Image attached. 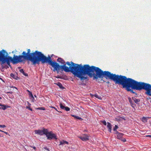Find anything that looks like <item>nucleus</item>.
<instances>
[{
  "mask_svg": "<svg viewBox=\"0 0 151 151\" xmlns=\"http://www.w3.org/2000/svg\"><path fill=\"white\" fill-rule=\"evenodd\" d=\"M109 83V81H107L106 82V83Z\"/></svg>",
  "mask_w": 151,
  "mask_h": 151,
  "instance_id": "41",
  "label": "nucleus"
},
{
  "mask_svg": "<svg viewBox=\"0 0 151 151\" xmlns=\"http://www.w3.org/2000/svg\"><path fill=\"white\" fill-rule=\"evenodd\" d=\"M111 124L109 122H107V127L108 128V130L110 132H111Z\"/></svg>",
  "mask_w": 151,
  "mask_h": 151,
  "instance_id": "11",
  "label": "nucleus"
},
{
  "mask_svg": "<svg viewBox=\"0 0 151 151\" xmlns=\"http://www.w3.org/2000/svg\"><path fill=\"white\" fill-rule=\"evenodd\" d=\"M131 104V106L133 108H134V107L135 106V104H134L132 103V104Z\"/></svg>",
  "mask_w": 151,
  "mask_h": 151,
  "instance_id": "29",
  "label": "nucleus"
},
{
  "mask_svg": "<svg viewBox=\"0 0 151 151\" xmlns=\"http://www.w3.org/2000/svg\"><path fill=\"white\" fill-rule=\"evenodd\" d=\"M30 147H31L33 148L34 150H36V147H32V146H30Z\"/></svg>",
  "mask_w": 151,
  "mask_h": 151,
  "instance_id": "36",
  "label": "nucleus"
},
{
  "mask_svg": "<svg viewBox=\"0 0 151 151\" xmlns=\"http://www.w3.org/2000/svg\"><path fill=\"white\" fill-rule=\"evenodd\" d=\"M42 132H43V134L46 135V136H47V134H48V130L47 129H42Z\"/></svg>",
  "mask_w": 151,
  "mask_h": 151,
  "instance_id": "17",
  "label": "nucleus"
},
{
  "mask_svg": "<svg viewBox=\"0 0 151 151\" xmlns=\"http://www.w3.org/2000/svg\"><path fill=\"white\" fill-rule=\"evenodd\" d=\"M146 136L147 137H151V135H146Z\"/></svg>",
  "mask_w": 151,
  "mask_h": 151,
  "instance_id": "39",
  "label": "nucleus"
},
{
  "mask_svg": "<svg viewBox=\"0 0 151 151\" xmlns=\"http://www.w3.org/2000/svg\"><path fill=\"white\" fill-rule=\"evenodd\" d=\"M4 105V104H1L0 103V106H2Z\"/></svg>",
  "mask_w": 151,
  "mask_h": 151,
  "instance_id": "40",
  "label": "nucleus"
},
{
  "mask_svg": "<svg viewBox=\"0 0 151 151\" xmlns=\"http://www.w3.org/2000/svg\"><path fill=\"white\" fill-rule=\"evenodd\" d=\"M10 87L11 88H15L16 89H17V87H15L12 86H11Z\"/></svg>",
  "mask_w": 151,
  "mask_h": 151,
  "instance_id": "37",
  "label": "nucleus"
},
{
  "mask_svg": "<svg viewBox=\"0 0 151 151\" xmlns=\"http://www.w3.org/2000/svg\"><path fill=\"white\" fill-rule=\"evenodd\" d=\"M128 99L129 102L130 103V104H132V99H131V98L130 97H129L128 98Z\"/></svg>",
  "mask_w": 151,
  "mask_h": 151,
  "instance_id": "26",
  "label": "nucleus"
},
{
  "mask_svg": "<svg viewBox=\"0 0 151 151\" xmlns=\"http://www.w3.org/2000/svg\"><path fill=\"white\" fill-rule=\"evenodd\" d=\"M27 108L29 109L31 111H32V109L30 107H27Z\"/></svg>",
  "mask_w": 151,
  "mask_h": 151,
  "instance_id": "32",
  "label": "nucleus"
},
{
  "mask_svg": "<svg viewBox=\"0 0 151 151\" xmlns=\"http://www.w3.org/2000/svg\"><path fill=\"white\" fill-rule=\"evenodd\" d=\"M60 107L61 109H64L65 106H63L61 103H60Z\"/></svg>",
  "mask_w": 151,
  "mask_h": 151,
  "instance_id": "22",
  "label": "nucleus"
},
{
  "mask_svg": "<svg viewBox=\"0 0 151 151\" xmlns=\"http://www.w3.org/2000/svg\"><path fill=\"white\" fill-rule=\"evenodd\" d=\"M19 71L25 76H28V74L24 72L23 69H22L19 70Z\"/></svg>",
  "mask_w": 151,
  "mask_h": 151,
  "instance_id": "14",
  "label": "nucleus"
},
{
  "mask_svg": "<svg viewBox=\"0 0 151 151\" xmlns=\"http://www.w3.org/2000/svg\"><path fill=\"white\" fill-rule=\"evenodd\" d=\"M102 122L103 123L104 125H106V122L104 120L102 121Z\"/></svg>",
  "mask_w": 151,
  "mask_h": 151,
  "instance_id": "28",
  "label": "nucleus"
},
{
  "mask_svg": "<svg viewBox=\"0 0 151 151\" xmlns=\"http://www.w3.org/2000/svg\"><path fill=\"white\" fill-rule=\"evenodd\" d=\"M29 92V96L31 98H33L34 99V97L33 96V95L32 93V92H29V91H28Z\"/></svg>",
  "mask_w": 151,
  "mask_h": 151,
  "instance_id": "20",
  "label": "nucleus"
},
{
  "mask_svg": "<svg viewBox=\"0 0 151 151\" xmlns=\"http://www.w3.org/2000/svg\"><path fill=\"white\" fill-rule=\"evenodd\" d=\"M57 61L59 63L61 64H63V65H60L58 64V63H56V62L52 61L51 60V61L52 62L56 63L57 64V65H55V67H53L52 66V67L54 68L53 70L54 71H55V70L57 71V73H58V71L60 69H62L65 72H71V71H66L65 70V69H67V68L68 69L69 68V69H70V66L71 65H72V63H73V62L71 61L70 62H69L68 61L66 62V64H65V62L64 60L62 58H58L57 59Z\"/></svg>",
  "mask_w": 151,
  "mask_h": 151,
  "instance_id": "4",
  "label": "nucleus"
},
{
  "mask_svg": "<svg viewBox=\"0 0 151 151\" xmlns=\"http://www.w3.org/2000/svg\"><path fill=\"white\" fill-rule=\"evenodd\" d=\"M47 137L48 139H51L53 138L55 139H57V138L56 137V135L55 134L52 133L51 132H49L48 134L47 135Z\"/></svg>",
  "mask_w": 151,
  "mask_h": 151,
  "instance_id": "7",
  "label": "nucleus"
},
{
  "mask_svg": "<svg viewBox=\"0 0 151 151\" xmlns=\"http://www.w3.org/2000/svg\"><path fill=\"white\" fill-rule=\"evenodd\" d=\"M116 84L122 85L124 88L128 91H130L133 93H135L132 89L140 91L139 88L138 82L130 78H127L126 76L120 75V76Z\"/></svg>",
  "mask_w": 151,
  "mask_h": 151,
  "instance_id": "3",
  "label": "nucleus"
},
{
  "mask_svg": "<svg viewBox=\"0 0 151 151\" xmlns=\"http://www.w3.org/2000/svg\"><path fill=\"white\" fill-rule=\"evenodd\" d=\"M12 75H13V74L12 73L11 74V76H12Z\"/></svg>",
  "mask_w": 151,
  "mask_h": 151,
  "instance_id": "42",
  "label": "nucleus"
},
{
  "mask_svg": "<svg viewBox=\"0 0 151 151\" xmlns=\"http://www.w3.org/2000/svg\"><path fill=\"white\" fill-rule=\"evenodd\" d=\"M36 109L43 110H45V108L44 107H39L38 108H36Z\"/></svg>",
  "mask_w": 151,
  "mask_h": 151,
  "instance_id": "19",
  "label": "nucleus"
},
{
  "mask_svg": "<svg viewBox=\"0 0 151 151\" xmlns=\"http://www.w3.org/2000/svg\"><path fill=\"white\" fill-rule=\"evenodd\" d=\"M1 98L0 97V99H1Z\"/></svg>",
  "mask_w": 151,
  "mask_h": 151,
  "instance_id": "43",
  "label": "nucleus"
},
{
  "mask_svg": "<svg viewBox=\"0 0 151 151\" xmlns=\"http://www.w3.org/2000/svg\"><path fill=\"white\" fill-rule=\"evenodd\" d=\"M35 96L36 97V96L35 95Z\"/></svg>",
  "mask_w": 151,
  "mask_h": 151,
  "instance_id": "44",
  "label": "nucleus"
},
{
  "mask_svg": "<svg viewBox=\"0 0 151 151\" xmlns=\"http://www.w3.org/2000/svg\"><path fill=\"white\" fill-rule=\"evenodd\" d=\"M1 107H0V109H1Z\"/></svg>",
  "mask_w": 151,
  "mask_h": 151,
  "instance_id": "46",
  "label": "nucleus"
},
{
  "mask_svg": "<svg viewBox=\"0 0 151 151\" xmlns=\"http://www.w3.org/2000/svg\"><path fill=\"white\" fill-rule=\"evenodd\" d=\"M121 140H122V141L124 142H126V139L124 138L122 139H121Z\"/></svg>",
  "mask_w": 151,
  "mask_h": 151,
  "instance_id": "33",
  "label": "nucleus"
},
{
  "mask_svg": "<svg viewBox=\"0 0 151 151\" xmlns=\"http://www.w3.org/2000/svg\"><path fill=\"white\" fill-rule=\"evenodd\" d=\"M0 132H4V133L5 134H8V133L7 132H4V131L1 130L0 129Z\"/></svg>",
  "mask_w": 151,
  "mask_h": 151,
  "instance_id": "30",
  "label": "nucleus"
},
{
  "mask_svg": "<svg viewBox=\"0 0 151 151\" xmlns=\"http://www.w3.org/2000/svg\"><path fill=\"white\" fill-rule=\"evenodd\" d=\"M12 91H9V92H6V93H11V94H12Z\"/></svg>",
  "mask_w": 151,
  "mask_h": 151,
  "instance_id": "34",
  "label": "nucleus"
},
{
  "mask_svg": "<svg viewBox=\"0 0 151 151\" xmlns=\"http://www.w3.org/2000/svg\"><path fill=\"white\" fill-rule=\"evenodd\" d=\"M93 96L98 98V99H101V97L100 96H99L98 95H97L96 94H94L93 95Z\"/></svg>",
  "mask_w": 151,
  "mask_h": 151,
  "instance_id": "18",
  "label": "nucleus"
},
{
  "mask_svg": "<svg viewBox=\"0 0 151 151\" xmlns=\"http://www.w3.org/2000/svg\"><path fill=\"white\" fill-rule=\"evenodd\" d=\"M1 137V136H0V137Z\"/></svg>",
  "mask_w": 151,
  "mask_h": 151,
  "instance_id": "47",
  "label": "nucleus"
},
{
  "mask_svg": "<svg viewBox=\"0 0 151 151\" xmlns=\"http://www.w3.org/2000/svg\"><path fill=\"white\" fill-rule=\"evenodd\" d=\"M139 88L140 90L144 89L146 91L145 94L151 96V85L149 83L144 82H138Z\"/></svg>",
  "mask_w": 151,
  "mask_h": 151,
  "instance_id": "5",
  "label": "nucleus"
},
{
  "mask_svg": "<svg viewBox=\"0 0 151 151\" xmlns=\"http://www.w3.org/2000/svg\"><path fill=\"white\" fill-rule=\"evenodd\" d=\"M44 149L46 150L47 151H50L47 147H45Z\"/></svg>",
  "mask_w": 151,
  "mask_h": 151,
  "instance_id": "35",
  "label": "nucleus"
},
{
  "mask_svg": "<svg viewBox=\"0 0 151 151\" xmlns=\"http://www.w3.org/2000/svg\"><path fill=\"white\" fill-rule=\"evenodd\" d=\"M143 121H145L146 122H147V117H143L142 118Z\"/></svg>",
  "mask_w": 151,
  "mask_h": 151,
  "instance_id": "27",
  "label": "nucleus"
},
{
  "mask_svg": "<svg viewBox=\"0 0 151 151\" xmlns=\"http://www.w3.org/2000/svg\"><path fill=\"white\" fill-rule=\"evenodd\" d=\"M150 103H151V101H150Z\"/></svg>",
  "mask_w": 151,
  "mask_h": 151,
  "instance_id": "45",
  "label": "nucleus"
},
{
  "mask_svg": "<svg viewBox=\"0 0 151 151\" xmlns=\"http://www.w3.org/2000/svg\"><path fill=\"white\" fill-rule=\"evenodd\" d=\"M70 68H67L66 71H71V73L75 76L79 78L81 81L86 79L88 77L83 76L87 75L90 78L93 77V80L96 81L98 78H103L105 77L106 79H110L115 82L116 83L120 75L111 73L108 71L102 70L98 67L93 66H90L88 64L84 65L76 64L72 63Z\"/></svg>",
  "mask_w": 151,
  "mask_h": 151,
  "instance_id": "1",
  "label": "nucleus"
},
{
  "mask_svg": "<svg viewBox=\"0 0 151 151\" xmlns=\"http://www.w3.org/2000/svg\"><path fill=\"white\" fill-rule=\"evenodd\" d=\"M31 100H32V102H34V99H33V98H31Z\"/></svg>",
  "mask_w": 151,
  "mask_h": 151,
  "instance_id": "38",
  "label": "nucleus"
},
{
  "mask_svg": "<svg viewBox=\"0 0 151 151\" xmlns=\"http://www.w3.org/2000/svg\"><path fill=\"white\" fill-rule=\"evenodd\" d=\"M64 109L66 111H70V108L67 106H65V107L64 108Z\"/></svg>",
  "mask_w": 151,
  "mask_h": 151,
  "instance_id": "23",
  "label": "nucleus"
},
{
  "mask_svg": "<svg viewBox=\"0 0 151 151\" xmlns=\"http://www.w3.org/2000/svg\"><path fill=\"white\" fill-rule=\"evenodd\" d=\"M132 99L134 102L136 104H138V103L140 101V100L138 99H137L135 97H132Z\"/></svg>",
  "mask_w": 151,
  "mask_h": 151,
  "instance_id": "12",
  "label": "nucleus"
},
{
  "mask_svg": "<svg viewBox=\"0 0 151 151\" xmlns=\"http://www.w3.org/2000/svg\"><path fill=\"white\" fill-rule=\"evenodd\" d=\"M30 49H28L27 50V53L25 51H23L22 53V55L18 56L14 55L12 58V57L8 56V53L5 50V63H6L8 65L10 66L11 61L13 64H16L22 62L25 60H27L31 61L33 65L36 64H39L40 62L41 61L42 63H47L52 66L55 67L57 64L51 61L50 57H47L41 52L37 50L32 53H30Z\"/></svg>",
  "mask_w": 151,
  "mask_h": 151,
  "instance_id": "2",
  "label": "nucleus"
},
{
  "mask_svg": "<svg viewBox=\"0 0 151 151\" xmlns=\"http://www.w3.org/2000/svg\"><path fill=\"white\" fill-rule=\"evenodd\" d=\"M118 127L117 125H115L114 127L113 128V130L114 131H116V129L118 128Z\"/></svg>",
  "mask_w": 151,
  "mask_h": 151,
  "instance_id": "21",
  "label": "nucleus"
},
{
  "mask_svg": "<svg viewBox=\"0 0 151 151\" xmlns=\"http://www.w3.org/2000/svg\"><path fill=\"white\" fill-rule=\"evenodd\" d=\"M71 115L72 116L74 117L75 119H78L81 120H83L82 118H81V117H80L79 116H77L76 115H73V114Z\"/></svg>",
  "mask_w": 151,
  "mask_h": 151,
  "instance_id": "15",
  "label": "nucleus"
},
{
  "mask_svg": "<svg viewBox=\"0 0 151 151\" xmlns=\"http://www.w3.org/2000/svg\"><path fill=\"white\" fill-rule=\"evenodd\" d=\"M57 84L60 88L63 89L64 88L62 84L60 82H58L57 83H55Z\"/></svg>",
  "mask_w": 151,
  "mask_h": 151,
  "instance_id": "16",
  "label": "nucleus"
},
{
  "mask_svg": "<svg viewBox=\"0 0 151 151\" xmlns=\"http://www.w3.org/2000/svg\"><path fill=\"white\" fill-rule=\"evenodd\" d=\"M50 108H53V109H55L56 111H58V112H61V111H58L57 108H56L55 107H54L53 106H50Z\"/></svg>",
  "mask_w": 151,
  "mask_h": 151,
  "instance_id": "25",
  "label": "nucleus"
},
{
  "mask_svg": "<svg viewBox=\"0 0 151 151\" xmlns=\"http://www.w3.org/2000/svg\"><path fill=\"white\" fill-rule=\"evenodd\" d=\"M5 50H0V62L1 67L3 68H6V69L9 68V67L7 65H4V64L5 63Z\"/></svg>",
  "mask_w": 151,
  "mask_h": 151,
  "instance_id": "6",
  "label": "nucleus"
},
{
  "mask_svg": "<svg viewBox=\"0 0 151 151\" xmlns=\"http://www.w3.org/2000/svg\"><path fill=\"white\" fill-rule=\"evenodd\" d=\"M1 108L4 110H5L6 109V106L5 105H4L2 106Z\"/></svg>",
  "mask_w": 151,
  "mask_h": 151,
  "instance_id": "24",
  "label": "nucleus"
},
{
  "mask_svg": "<svg viewBox=\"0 0 151 151\" xmlns=\"http://www.w3.org/2000/svg\"><path fill=\"white\" fill-rule=\"evenodd\" d=\"M82 140L83 141H86L89 139V136L87 134H83L78 137Z\"/></svg>",
  "mask_w": 151,
  "mask_h": 151,
  "instance_id": "8",
  "label": "nucleus"
},
{
  "mask_svg": "<svg viewBox=\"0 0 151 151\" xmlns=\"http://www.w3.org/2000/svg\"><path fill=\"white\" fill-rule=\"evenodd\" d=\"M68 144V142L67 141H65V140H62V141L60 142L59 145H65L66 144Z\"/></svg>",
  "mask_w": 151,
  "mask_h": 151,
  "instance_id": "13",
  "label": "nucleus"
},
{
  "mask_svg": "<svg viewBox=\"0 0 151 151\" xmlns=\"http://www.w3.org/2000/svg\"><path fill=\"white\" fill-rule=\"evenodd\" d=\"M116 134L118 138L119 139H121L124 135L123 134L119 133L117 132H116Z\"/></svg>",
  "mask_w": 151,
  "mask_h": 151,
  "instance_id": "10",
  "label": "nucleus"
},
{
  "mask_svg": "<svg viewBox=\"0 0 151 151\" xmlns=\"http://www.w3.org/2000/svg\"><path fill=\"white\" fill-rule=\"evenodd\" d=\"M35 133L36 134H37L40 135H42L43 134V132L42 130H38L35 131Z\"/></svg>",
  "mask_w": 151,
  "mask_h": 151,
  "instance_id": "9",
  "label": "nucleus"
},
{
  "mask_svg": "<svg viewBox=\"0 0 151 151\" xmlns=\"http://www.w3.org/2000/svg\"><path fill=\"white\" fill-rule=\"evenodd\" d=\"M6 127V126L5 125H0V128H4Z\"/></svg>",
  "mask_w": 151,
  "mask_h": 151,
  "instance_id": "31",
  "label": "nucleus"
}]
</instances>
